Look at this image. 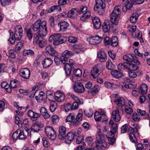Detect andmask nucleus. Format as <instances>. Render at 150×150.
<instances>
[{
	"mask_svg": "<svg viewBox=\"0 0 150 150\" xmlns=\"http://www.w3.org/2000/svg\"><path fill=\"white\" fill-rule=\"evenodd\" d=\"M103 0H96V4L95 6V11L99 14L101 13L102 10L105 7V4Z\"/></svg>",
	"mask_w": 150,
	"mask_h": 150,
	"instance_id": "nucleus-6",
	"label": "nucleus"
},
{
	"mask_svg": "<svg viewBox=\"0 0 150 150\" xmlns=\"http://www.w3.org/2000/svg\"><path fill=\"white\" fill-rule=\"evenodd\" d=\"M30 70L27 68L21 69L19 71V75L25 79H28L30 77Z\"/></svg>",
	"mask_w": 150,
	"mask_h": 150,
	"instance_id": "nucleus-9",
	"label": "nucleus"
},
{
	"mask_svg": "<svg viewBox=\"0 0 150 150\" xmlns=\"http://www.w3.org/2000/svg\"><path fill=\"white\" fill-rule=\"evenodd\" d=\"M128 67V70L131 71H136L138 68L137 65L131 63H129Z\"/></svg>",
	"mask_w": 150,
	"mask_h": 150,
	"instance_id": "nucleus-42",
	"label": "nucleus"
},
{
	"mask_svg": "<svg viewBox=\"0 0 150 150\" xmlns=\"http://www.w3.org/2000/svg\"><path fill=\"white\" fill-rule=\"evenodd\" d=\"M8 56L12 59H15L16 58V54L15 53L14 51L13 50H11L9 51Z\"/></svg>",
	"mask_w": 150,
	"mask_h": 150,
	"instance_id": "nucleus-63",
	"label": "nucleus"
},
{
	"mask_svg": "<svg viewBox=\"0 0 150 150\" xmlns=\"http://www.w3.org/2000/svg\"><path fill=\"white\" fill-rule=\"evenodd\" d=\"M76 136V134H75L73 132H70L67 133L66 138H67L69 141H72Z\"/></svg>",
	"mask_w": 150,
	"mask_h": 150,
	"instance_id": "nucleus-37",
	"label": "nucleus"
},
{
	"mask_svg": "<svg viewBox=\"0 0 150 150\" xmlns=\"http://www.w3.org/2000/svg\"><path fill=\"white\" fill-rule=\"evenodd\" d=\"M23 45V43L19 41L16 45L15 50L16 51H19L21 49Z\"/></svg>",
	"mask_w": 150,
	"mask_h": 150,
	"instance_id": "nucleus-50",
	"label": "nucleus"
},
{
	"mask_svg": "<svg viewBox=\"0 0 150 150\" xmlns=\"http://www.w3.org/2000/svg\"><path fill=\"white\" fill-rule=\"evenodd\" d=\"M129 137L130 141L133 143H136L137 142L136 138L134 134L132 133H129Z\"/></svg>",
	"mask_w": 150,
	"mask_h": 150,
	"instance_id": "nucleus-48",
	"label": "nucleus"
},
{
	"mask_svg": "<svg viewBox=\"0 0 150 150\" xmlns=\"http://www.w3.org/2000/svg\"><path fill=\"white\" fill-rule=\"evenodd\" d=\"M74 53L72 51L68 50H66L62 53L60 58L57 56H54V61L57 65L59 64L60 62L64 64L68 61V58L74 56Z\"/></svg>",
	"mask_w": 150,
	"mask_h": 150,
	"instance_id": "nucleus-4",
	"label": "nucleus"
},
{
	"mask_svg": "<svg viewBox=\"0 0 150 150\" xmlns=\"http://www.w3.org/2000/svg\"><path fill=\"white\" fill-rule=\"evenodd\" d=\"M62 9L61 7L59 5L54 6L51 7L50 11V12L53 11H60Z\"/></svg>",
	"mask_w": 150,
	"mask_h": 150,
	"instance_id": "nucleus-51",
	"label": "nucleus"
},
{
	"mask_svg": "<svg viewBox=\"0 0 150 150\" xmlns=\"http://www.w3.org/2000/svg\"><path fill=\"white\" fill-rule=\"evenodd\" d=\"M68 41L70 43H75L78 41L77 38L72 36H69L68 37Z\"/></svg>",
	"mask_w": 150,
	"mask_h": 150,
	"instance_id": "nucleus-55",
	"label": "nucleus"
},
{
	"mask_svg": "<svg viewBox=\"0 0 150 150\" xmlns=\"http://www.w3.org/2000/svg\"><path fill=\"white\" fill-rule=\"evenodd\" d=\"M109 125H111L112 129L110 131L109 135L111 137H109L108 143L109 144L112 145L115 141V139L113 136L111 137L112 135L115 134L117 131L118 125L115 123L112 120H110L109 121Z\"/></svg>",
	"mask_w": 150,
	"mask_h": 150,
	"instance_id": "nucleus-5",
	"label": "nucleus"
},
{
	"mask_svg": "<svg viewBox=\"0 0 150 150\" xmlns=\"http://www.w3.org/2000/svg\"><path fill=\"white\" fill-rule=\"evenodd\" d=\"M102 39V38L99 37L98 35H97L88 38L87 40L90 44L96 45L100 42Z\"/></svg>",
	"mask_w": 150,
	"mask_h": 150,
	"instance_id": "nucleus-10",
	"label": "nucleus"
},
{
	"mask_svg": "<svg viewBox=\"0 0 150 150\" xmlns=\"http://www.w3.org/2000/svg\"><path fill=\"white\" fill-rule=\"evenodd\" d=\"M133 0H127L126 1L125 6L128 9H130L133 6Z\"/></svg>",
	"mask_w": 150,
	"mask_h": 150,
	"instance_id": "nucleus-56",
	"label": "nucleus"
},
{
	"mask_svg": "<svg viewBox=\"0 0 150 150\" xmlns=\"http://www.w3.org/2000/svg\"><path fill=\"white\" fill-rule=\"evenodd\" d=\"M10 37L8 41L11 44H14L16 40H19L23 35V30L20 25H17L15 28L14 33L11 30L9 31Z\"/></svg>",
	"mask_w": 150,
	"mask_h": 150,
	"instance_id": "nucleus-2",
	"label": "nucleus"
},
{
	"mask_svg": "<svg viewBox=\"0 0 150 150\" xmlns=\"http://www.w3.org/2000/svg\"><path fill=\"white\" fill-rule=\"evenodd\" d=\"M111 74L114 77L118 79L121 78L123 75V74L121 72L116 70L112 71Z\"/></svg>",
	"mask_w": 150,
	"mask_h": 150,
	"instance_id": "nucleus-25",
	"label": "nucleus"
},
{
	"mask_svg": "<svg viewBox=\"0 0 150 150\" xmlns=\"http://www.w3.org/2000/svg\"><path fill=\"white\" fill-rule=\"evenodd\" d=\"M76 150H94V149L92 148H85L82 146L79 145L77 147Z\"/></svg>",
	"mask_w": 150,
	"mask_h": 150,
	"instance_id": "nucleus-64",
	"label": "nucleus"
},
{
	"mask_svg": "<svg viewBox=\"0 0 150 150\" xmlns=\"http://www.w3.org/2000/svg\"><path fill=\"white\" fill-rule=\"evenodd\" d=\"M103 69L101 64H97L93 67L91 71V74L93 78L97 77L100 74V71Z\"/></svg>",
	"mask_w": 150,
	"mask_h": 150,
	"instance_id": "nucleus-8",
	"label": "nucleus"
},
{
	"mask_svg": "<svg viewBox=\"0 0 150 150\" xmlns=\"http://www.w3.org/2000/svg\"><path fill=\"white\" fill-rule=\"evenodd\" d=\"M133 85L131 83H129V84L124 83L123 85L122 86V87L123 89L125 91H126V89L129 88H133Z\"/></svg>",
	"mask_w": 150,
	"mask_h": 150,
	"instance_id": "nucleus-57",
	"label": "nucleus"
},
{
	"mask_svg": "<svg viewBox=\"0 0 150 150\" xmlns=\"http://www.w3.org/2000/svg\"><path fill=\"white\" fill-rule=\"evenodd\" d=\"M73 68V65H71L70 64H69V63H66L65 64L64 69L67 76L70 75Z\"/></svg>",
	"mask_w": 150,
	"mask_h": 150,
	"instance_id": "nucleus-27",
	"label": "nucleus"
},
{
	"mask_svg": "<svg viewBox=\"0 0 150 150\" xmlns=\"http://www.w3.org/2000/svg\"><path fill=\"white\" fill-rule=\"evenodd\" d=\"M18 81L17 80L14 79L13 80H11L10 81V86L11 88H14L16 87L18 85Z\"/></svg>",
	"mask_w": 150,
	"mask_h": 150,
	"instance_id": "nucleus-43",
	"label": "nucleus"
},
{
	"mask_svg": "<svg viewBox=\"0 0 150 150\" xmlns=\"http://www.w3.org/2000/svg\"><path fill=\"white\" fill-rule=\"evenodd\" d=\"M114 102L119 106L122 107L125 105L124 100L122 98H115L114 100Z\"/></svg>",
	"mask_w": 150,
	"mask_h": 150,
	"instance_id": "nucleus-26",
	"label": "nucleus"
},
{
	"mask_svg": "<svg viewBox=\"0 0 150 150\" xmlns=\"http://www.w3.org/2000/svg\"><path fill=\"white\" fill-rule=\"evenodd\" d=\"M58 137L60 139H64L67 137V130L66 128L64 126L60 127L59 129Z\"/></svg>",
	"mask_w": 150,
	"mask_h": 150,
	"instance_id": "nucleus-11",
	"label": "nucleus"
},
{
	"mask_svg": "<svg viewBox=\"0 0 150 150\" xmlns=\"http://www.w3.org/2000/svg\"><path fill=\"white\" fill-rule=\"evenodd\" d=\"M75 120V117L74 114L73 113H70L67 117L66 121L67 122H70L74 125V122Z\"/></svg>",
	"mask_w": 150,
	"mask_h": 150,
	"instance_id": "nucleus-30",
	"label": "nucleus"
},
{
	"mask_svg": "<svg viewBox=\"0 0 150 150\" xmlns=\"http://www.w3.org/2000/svg\"><path fill=\"white\" fill-rule=\"evenodd\" d=\"M100 142H96V146L95 148V150H101L102 148H106L107 146V144L105 140H103Z\"/></svg>",
	"mask_w": 150,
	"mask_h": 150,
	"instance_id": "nucleus-19",
	"label": "nucleus"
},
{
	"mask_svg": "<svg viewBox=\"0 0 150 150\" xmlns=\"http://www.w3.org/2000/svg\"><path fill=\"white\" fill-rule=\"evenodd\" d=\"M84 112L86 116L88 117H91L93 114V111L92 109H90L87 111L84 110Z\"/></svg>",
	"mask_w": 150,
	"mask_h": 150,
	"instance_id": "nucleus-47",
	"label": "nucleus"
},
{
	"mask_svg": "<svg viewBox=\"0 0 150 150\" xmlns=\"http://www.w3.org/2000/svg\"><path fill=\"white\" fill-rule=\"evenodd\" d=\"M128 65L129 63L127 62L120 63L118 65L117 68L120 71H123L125 69L128 70Z\"/></svg>",
	"mask_w": 150,
	"mask_h": 150,
	"instance_id": "nucleus-29",
	"label": "nucleus"
},
{
	"mask_svg": "<svg viewBox=\"0 0 150 150\" xmlns=\"http://www.w3.org/2000/svg\"><path fill=\"white\" fill-rule=\"evenodd\" d=\"M105 86L107 88L112 89L113 87L115 85L111 83L108 82H106L104 83Z\"/></svg>",
	"mask_w": 150,
	"mask_h": 150,
	"instance_id": "nucleus-61",
	"label": "nucleus"
},
{
	"mask_svg": "<svg viewBox=\"0 0 150 150\" xmlns=\"http://www.w3.org/2000/svg\"><path fill=\"white\" fill-rule=\"evenodd\" d=\"M46 52L51 55L55 56L57 55V52L51 45H48L46 48Z\"/></svg>",
	"mask_w": 150,
	"mask_h": 150,
	"instance_id": "nucleus-17",
	"label": "nucleus"
},
{
	"mask_svg": "<svg viewBox=\"0 0 150 150\" xmlns=\"http://www.w3.org/2000/svg\"><path fill=\"white\" fill-rule=\"evenodd\" d=\"M94 119L97 121L99 122L100 121L101 117L100 115L98 112H96L94 113Z\"/></svg>",
	"mask_w": 150,
	"mask_h": 150,
	"instance_id": "nucleus-59",
	"label": "nucleus"
},
{
	"mask_svg": "<svg viewBox=\"0 0 150 150\" xmlns=\"http://www.w3.org/2000/svg\"><path fill=\"white\" fill-rule=\"evenodd\" d=\"M74 91L80 93H83L84 92L85 88L82 83H78L74 85L73 86Z\"/></svg>",
	"mask_w": 150,
	"mask_h": 150,
	"instance_id": "nucleus-12",
	"label": "nucleus"
},
{
	"mask_svg": "<svg viewBox=\"0 0 150 150\" xmlns=\"http://www.w3.org/2000/svg\"><path fill=\"white\" fill-rule=\"evenodd\" d=\"M132 119L135 121H139L140 119V116L139 114L136 113H134L132 116Z\"/></svg>",
	"mask_w": 150,
	"mask_h": 150,
	"instance_id": "nucleus-54",
	"label": "nucleus"
},
{
	"mask_svg": "<svg viewBox=\"0 0 150 150\" xmlns=\"http://www.w3.org/2000/svg\"><path fill=\"white\" fill-rule=\"evenodd\" d=\"M112 117L113 119L115 122H117L120 121L121 118L120 115V112L118 109L114 110L112 113Z\"/></svg>",
	"mask_w": 150,
	"mask_h": 150,
	"instance_id": "nucleus-16",
	"label": "nucleus"
},
{
	"mask_svg": "<svg viewBox=\"0 0 150 150\" xmlns=\"http://www.w3.org/2000/svg\"><path fill=\"white\" fill-rule=\"evenodd\" d=\"M105 137L104 135L100 134H99L96 136V142H100L101 141L103 142L102 141L105 140Z\"/></svg>",
	"mask_w": 150,
	"mask_h": 150,
	"instance_id": "nucleus-45",
	"label": "nucleus"
},
{
	"mask_svg": "<svg viewBox=\"0 0 150 150\" xmlns=\"http://www.w3.org/2000/svg\"><path fill=\"white\" fill-rule=\"evenodd\" d=\"M74 75L72 76V80L73 81L76 82L75 79V77H80L81 76L82 74V72L81 69H77L74 70Z\"/></svg>",
	"mask_w": 150,
	"mask_h": 150,
	"instance_id": "nucleus-24",
	"label": "nucleus"
},
{
	"mask_svg": "<svg viewBox=\"0 0 150 150\" xmlns=\"http://www.w3.org/2000/svg\"><path fill=\"white\" fill-rule=\"evenodd\" d=\"M36 43L40 48H43L46 45L47 41L45 40H41Z\"/></svg>",
	"mask_w": 150,
	"mask_h": 150,
	"instance_id": "nucleus-44",
	"label": "nucleus"
},
{
	"mask_svg": "<svg viewBox=\"0 0 150 150\" xmlns=\"http://www.w3.org/2000/svg\"><path fill=\"white\" fill-rule=\"evenodd\" d=\"M110 45L113 47H116L118 45V40L117 37L113 36L110 40Z\"/></svg>",
	"mask_w": 150,
	"mask_h": 150,
	"instance_id": "nucleus-31",
	"label": "nucleus"
},
{
	"mask_svg": "<svg viewBox=\"0 0 150 150\" xmlns=\"http://www.w3.org/2000/svg\"><path fill=\"white\" fill-rule=\"evenodd\" d=\"M42 125L39 124H35L31 127V131L33 132H38L40 130V128L42 127Z\"/></svg>",
	"mask_w": 150,
	"mask_h": 150,
	"instance_id": "nucleus-33",
	"label": "nucleus"
},
{
	"mask_svg": "<svg viewBox=\"0 0 150 150\" xmlns=\"http://www.w3.org/2000/svg\"><path fill=\"white\" fill-rule=\"evenodd\" d=\"M88 13H91L90 11L87 10V7L84 6H81L80 8V10L78 11V13L79 14L83 13V15H86Z\"/></svg>",
	"mask_w": 150,
	"mask_h": 150,
	"instance_id": "nucleus-32",
	"label": "nucleus"
},
{
	"mask_svg": "<svg viewBox=\"0 0 150 150\" xmlns=\"http://www.w3.org/2000/svg\"><path fill=\"white\" fill-rule=\"evenodd\" d=\"M83 118V114L82 113H78L74 122V125L75 126H77L79 125L80 124L81 121L82 120Z\"/></svg>",
	"mask_w": 150,
	"mask_h": 150,
	"instance_id": "nucleus-23",
	"label": "nucleus"
},
{
	"mask_svg": "<svg viewBox=\"0 0 150 150\" xmlns=\"http://www.w3.org/2000/svg\"><path fill=\"white\" fill-rule=\"evenodd\" d=\"M136 28V26H131L128 28V30L131 32L132 33V35L134 38L137 36V34L134 32L135 31Z\"/></svg>",
	"mask_w": 150,
	"mask_h": 150,
	"instance_id": "nucleus-39",
	"label": "nucleus"
},
{
	"mask_svg": "<svg viewBox=\"0 0 150 150\" xmlns=\"http://www.w3.org/2000/svg\"><path fill=\"white\" fill-rule=\"evenodd\" d=\"M98 57L100 62H103L107 59L106 54L103 51H100L98 53Z\"/></svg>",
	"mask_w": 150,
	"mask_h": 150,
	"instance_id": "nucleus-22",
	"label": "nucleus"
},
{
	"mask_svg": "<svg viewBox=\"0 0 150 150\" xmlns=\"http://www.w3.org/2000/svg\"><path fill=\"white\" fill-rule=\"evenodd\" d=\"M47 34V33L44 34L42 33H35L33 35L34 42L37 43L41 40L40 39L42 37L46 35Z\"/></svg>",
	"mask_w": 150,
	"mask_h": 150,
	"instance_id": "nucleus-21",
	"label": "nucleus"
},
{
	"mask_svg": "<svg viewBox=\"0 0 150 150\" xmlns=\"http://www.w3.org/2000/svg\"><path fill=\"white\" fill-rule=\"evenodd\" d=\"M69 95L74 100L76 101V102H77L79 104H83V103L81 101L79 98L77 96H75L72 93H69Z\"/></svg>",
	"mask_w": 150,
	"mask_h": 150,
	"instance_id": "nucleus-41",
	"label": "nucleus"
},
{
	"mask_svg": "<svg viewBox=\"0 0 150 150\" xmlns=\"http://www.w3.org/2000/svg\"><path fill=\"white\" fill-rule=\"evenodd\" d=\"M132 57V62H134V63L136 64L137 65H140V63L139 61L138 60L137 57L135 56L134 54H130Z\"/></svg>",
	"mask_w": 150,
	"mask_h": 150,
	"instance_id": "nucleus-53",
	"label": "nucleus"
},
{
	"mask_svg": "<svg viewBox=\"0 0 150 150\" xmlns=\"http://www.w3.org/2000/svg\"><path fill=\"white\" fill-rule=\"evenodd\" d=\"M57 103L55 102L51 103L50 107V109L51 112L54 111L57 108Z\"/></svg>",
	"mask_w": 150,
	"mask_h": 150,
	"instance_id": "nucleus-49",
	"label": "nucleus"
},
{
	"mask_svg": "<svg viewBox=\"0 0 150 150\" xmlns=\"http://www.w3.org/2000/svg\"><path fill=\"white\" fill-rule=\"evenodd\" d=\"M28 115L32 120L34 121L36 120L40 116L39 113L34 112L31 110L28 111Z\"/></svg>",
	"mask_w": 150,
	"mask_h": 150,
	"instance_id": "nucleus-14",
	"label": "nucleus"
},
{
	"mask_svg": "<svg viewBox=\"0 0 150 150\" xmlns=\"http://www.w3.org/2000/svg\"><path fill=\"white\" fill-rule=\"evenodd\" d=\"M138 17L139 15L137 13H133L130 18V21L132 23H135L137 21Z\"/></svg>",
	"mask_w": 150,
	"mask_h": 150,
	"instance_id": "nucleus-40",
	"label": "nucleus"
},
{
	"mask_svg": "<svg viewBox=\"0 0 150 150\" xmlns=\"http://www.w3.org/2000/svg\"><path fill=\"white\" fill-rule=\"evenodd\" d=\"M53 60L50 58L46 57L42 62V64L44 68L47 69L52 64Z\"/></svg>",
	"mask_w": 150,
	"mask_h": 150,
	"instance_id": "nucleus-13",
	"label": "nucleus"
},
{
	"mask_svg": "<svg viewBox=\"0 0 150 150\" xmlns=\"http://www.w3.org/2000/svg\"><path fill=\"white\" fill-rule=\"evenodd\" d=\"M58 26L59 28V31H65L69 26V23L67 22L62 21L59 22L58 24Z\"/></svg>",
	"mask_w": 150,
	"mask_h": 150,
	"instance_id": "nucleus-15",
	"label": "nucleus"
},
{
	"mask_svg": "<svg viewBox=\"0 0 150 150\" xmlns=\"http://www.w3.org/2000/svg\"><path fill=\"white\" fill-rule=\"evenodd\" d=\"M55 99L58 102L63 101L65 99V96L64 94L59 91L56 92L54 94Z\"/></svg>",
	"mask_w": 150,
	"mask_h": 150,
	"instance_id": "nucleus-18",
	"label": "nucleus"
},
{
	"mask_svg": "<svg viewBox=\"0 0 150 150\" xmlns=\"http://www.w3.org/2000/svg\"><path fill=\"white\" fill-rule=\"evenodd\" d=\"M51 120L53 123L55 124L57 123L59 121V119L57 115H54L51 117Z\"/></svg>",
	"mask_w": 150,
	"mask_h": 150,
	"instance_id": "nucleus-52",
	"label": "nucleus"
},
{
	"mask_svg": "<svg viewBox=\"0 0 150 150\" xmlns=\"http://www.w3.org/2000/svg\"><path fill=\"white\" fill-rule=\"evenodd\" d=\"M1 4L3 6H5L9 4L11 2V0H0Z\"/></svg>",
	"mask_w": 150,
	"mask_h": 150,
	"instance_id": "nucleus-62",
	"label": "nucleus"
},
{
	"mask_svg": "<svg viewBox=\"0 0 150 150\" xmlns=\"http://www.w3.org/2000/svg\"><path fill=\"white\" fill-rule=\"evenodd\" d=\"M24 32L27 37L29 40H31L32 38L33 34L30 28L25 29L24 30Z\"/></svg>",
	"mask_w": 150,
	"mask_h": 150,
	"instance_id": "nucleus-36",
	"label": "nucleus"
},
{
	"mask_svg": "<svg viewBox=\"0 0 150 150\" xmlns=\"http://www.w3.org/2000/svg\"><path fill=\"white\" fill-rule=\"evenodd\" d=\"M148 89V86L146 84H142L140 86V90L142 94L144 95L145 94Z\"/></svg>",
	"mask_w": 150,
	"mask_h": 150,
	"instance_id": "nucleus-35",
	"label": "nucleus"
},
{
	"mask_svg": "<svg viewBox=\"0 0 150 150\" xmlns=\"http://www.w3.org/2000/svg\"><path fill=\"white\" fill-rule=\"evenodd\" d=\"M32 30L34 32L37 33H47V22L45 21L39 20L35 22L33 25Z\"/></svg>",
	"mask_w": 150,
	"mask_h": 150,
	"instance_id": "nucleus-3",
	"label": "nucleus"
},
{
	"mask_svg": "<svg viewBox=\"0 0 150 150\" xmlns=\"http://www.w3.org/2000/svg\"><path fill=\"white\" fill-rule=\"evenodd\" d=\"M106 66L107 69L109 70H112L115 67L114 65L112 64L111 61L109 59L106 62Z\"/></svg>",
	"mask_w": 150,
	"mask_h": 150,
	"instance_id": "nucleus-46",
	"label": "nucleus"
},
{
	"mask_svg": "<svg viewBox=\"0 0 150 150\" xmlns=\"http://www.w3.org/2000/svg\"><path fill=\"white\" fill-rule=\"evenodd\" d=\"M19 131V130H17L13 133L12 138L14 141H16L18 139H19L18 134Z\"/></svg>",
	"mask_w": 150,
	"mask_h": 150,
	"instance_id": "nucleus-58",
	"label": "nucleus"
},
{
	"mask_svg": "<svg viewBox=\"0 0 150 150\" xmlns=\"http://www.w3.org/2000/svg\"><path fill=\"white\" fill-rule=\"evenodd\" d=\"M20 131L18 134L19 139L20 140H24L26 139L27 137V131H23V130Z\"/></svg>",
	"mask_w": 150,
	"mask_h": 150,
	"instance_id": "nucleus-34",
	"label": "nucleus"
},
{
	"mask_svg": "<svg viewBox=\"0 0 150 150\" xmlns=\"http://www.w3.org/2000/svg\"><path fill=\"white\" fill-rule=\"evenodd\" d=\"M123 60L127 62L128 63H132V58L129 57L127 55H125L123 56Z\"/></svg>",
	"mask_w": 150,
	"mask_h": 150,
	"instance_id": "nucleus-60",
	"label": "nucleus"
},
{
	"mask_svg": "<svg viewBox=\"0 0 150 150\" xmlns=\"http://www.w3.org/2000/svg\"><path fill=\"white\" fill-rule=\"evenodd\" d=\"M83 51L82 45L81 44L79 45H76L74 47V51L76 53H79Z\"/></svg>",
	"mask_w": 150,
	"mask_h": 150,
	"instance_id": "nucleus-38",
	"label": "nucleus"
},
{
	"mask_svg": "<svg viewBox=\"0 0 150 150\" xmlns=\"http://www.w3.org/2000/svg\"><path fill=\"white\" fill-rule=\"evenodd\" d=\"M23 56L27 57H33L35 54L34 52L32 50L29 49L25 50L23 52Z\"/></svg>",
	"mask_w": 150,
	"mask_h": 150,
	"instance_id": "nucleus-28",
	"label": "nucleus"
},
{
	"mask_svg": "<svg viewBox=\"0 0 150 150\" xmlns=\"http://www.w3.org/2000/svg\"><path fill=\"white\" fill-rule=\"evenodd\" d=\"M120 6H115L110 15V21L112 24L108 22L107 20L105 21L102 25L103 30L104 33H106L110 31L111 25H117L119 21V16L121 12L120 10Z\"/></svg>",
	"mask_w": 150,
	"mask_h": 150,
	"instance_id": "nucleus-1",
	"label": "nucleus"
},
{
	"mask_svg": "<svg viewBox=\"0 0 150 150\" xmlns=\"http://www.w3.org/2000/svg\"><path fill=\"white\" fill-rule=\"evenodd\" d=\"M93 26L95 28L98 30L100 28L101 25V23L99 19L97 17H95L92 19Z\"/></svg>",
	"mask_w": 150,
	"mask_h": 150,
	"instance_id": "nucleus-20",
	"label": "nucleus"
},
{
	"mask_svg": "<svg viewBox=\"0 0 150 150\" xmlns=\"http://www.w3.org/2000/svg\"><path fill=\"white\" fill-rule=\"evenodd\" d=\"M46 133L48 138L51 140H53L56 137L55 131L51 127H47L45 128Z\"/></svg>",
	"mask_w": 150,
	"mask_h": 150,
	"instance_id": "nucleus-7",
	"label": "nucleus"
}]
</instances>
